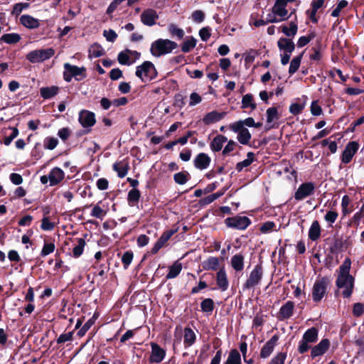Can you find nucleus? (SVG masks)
<instances>
[{
  "mask_svg": "<svg viewBox=\"0 0 364 364\" xmlns=\"http://www.w3.org/2000/svg\"><path fill=\"white\" fill-rule=\"evenodd\" d=\"M351 262L346 258L339 268V273L336 280L337 287L343 289V294L348 297L352 294L353 287V277L349 274Z\"/></svg>",
  "mask_w": 364,
  "mask_h": 364,
  "instance_id": "obj_1",
  "label": "nucleus"
},
{
  "mask_svg": "<svg viewBox=\"0 0 364 364\" xmlns=\"http://www.w3.org/2000/svg\"><path fill=\"white\" fill-rule=\"evenodd\" d=\"M177 48V43L168 39L159 38L151 43L150 51L154 56L159 57L170 53Z\"/></svg>",
  "mask_w": 364,
  "mask_h": 364,
  "instance_id": "obj_2",
  "label": "nucleus"
},
{
  "mask_svg": "<svg viewBox=\"0 0 364 364\" xmlns=\"http://www.w3.org/2000/svg\"><path fill=\"white\" fill-rule=\"evenodd\" d=\"M156 68L150 61H145L142 65L136 68V75L142 81L151 80L156 77Z\"/></svg>",
  "mask_w": 364,
  "mask_h": 364,
  "instance_id": "obj_3",
  "label": "nucleus"
},
{
  "mask_svg": "<svg viewBox=\"0 0 364 364\" xmlns=\"http://www.w3.org/2000/svg\"><path fill=\"white\" fill-rule=\"evenodd\" d=\"M54 53L53 48L34 50L28 53L26 58L31 63H38L50 58Z\"/></svg>",
  "mask_w": 364,
  "mask_h": 364,
  "instance_id": "obj_4",
  "label": "nucleus"
},
{
  "mask_svg": "<svg viewBox=\"0 0 364 364\" xmlns=\"http://www.w3.org/2000/svg\"><path fill=\"white\" fill-rule=\"evenodd\" d=\"M225 224L228 228L245 230L250 224V220L246 216L237 215L226 218L225 220Z\"/></svg>",
  "mask_w": 364,
  "mask_h": 364,
  "instance_id": "obj_5",
  "label": "nucleus"
},
{
  "mask_svg": "<svg viewBox=\"0 0 364 364\" xmlns=\"http://www.w3.org/2000/svg\"><path fill=\"white\" fill-rule=\"evenodd\" d=\"M140 57V53L135 50H125L118 55V61L122 65H130Z\"/></svg>",
  "mask_w": 364,
  "mask_h": 364,
  "instance_id": "obj_6",
  "label": "nucleus"
},
{
  "mask_svg": "<svg viewBox=\"0 0 364 364\" xmlns=\"http://www.w3.org/2000/svg\"><path fill=\"white\" fill-rule=\"evenodd\" d=\"M327 282L324 279L316 280L312 289V297L314 301H319L326 294Z\"/></svg>",
  "mask_w": 364,
  "mask_h": 364,
  "instance_id": "obj_7",
  "label": "nucleus"
},
{
  "mask_svg": "<svg viewBox=\"0 0 364 364\" xmlns=\"http://www.w3.org/2000/svg\"><path fill=\"white\" fill-rule=\"evenodd\" d=\"M262 277V269L260 266H256L251 272L249 278L245 284V287L247 289L252 288L258 284Z\"/></svg>",
  "mask_w": 364,
  "mask_h": 364,
  "instance_id": "obj_8",
  "label": "nucleus"
},
{
  "mask_svg": "<svg viewBox=\"0 0 364 364\" xmlns=\"http://www.w3.org/2000/svg\"><path fill=\"white\" fill-rule=\"evenodd\" d=\"M314 185L312 183H302L295 193V199L301 200L313 193Z\"/></svg>",
  "mask_w": 364,
  "mask_h": 364,
  "instance_id": "obj_9",
  "label": "nucleus"
},
{
  "mask_svg": "<svg viewBox=\"0 0 364 364\" xmlns=\"http://www.w3.org/2000/svg\"><path fill=\"white\" fill-rule=\"evenodd\" d=\"M64 68L65 70L64 72V79L67 82H70L73 77L82 75L85 71L84 68H78L69 63H65Z\"/></svg>",
  "mask_w": 364,
  "mask_h": 364,
  "instance_id": "obj_10",
  "label": "nucleus"
},
{
  "mask_svg": "<svg viewBox=\"0 0 364 364\" xmlns=\"http://www.w3.org/2000/svg\"><path fill=\"white\" fill-rule=\"evenodd\" d=\"M286 0H277L272 7V12L280 18V20H286L289 18L288 11L286 9Z\"/></svg>",
  "mask_w": 364,
  "mask_h": 364,
  "instance_id": "obj_11",
  "label": "nucleus"
},
{
  "mask_svg": "<svg viewBox=\"0 0 364 364\" xmlns=\"http://www.w3.org/2000/svg\"><path fill=\"white\" fill-rule=\"evenodd\" d=\"M358 149V144L355 141L349 142L342 154V162L348 164L350 161L354 154L356 153Z\"/></svg>",
  "mask_w": 364,
  "mask_h": 364,
  "instance_id": "obj_12",
  "label": "nucleus"
},
{
  "mask_svg": "<svg viewBox=\"0 0 364 364\" xmlns=\"http://www.w3.org/2000/svg\"><path fill=\"white\" fill-rule=\"evenodd\" d=\"M79 122L83 127H90L95 123V115L93 112L82 110L79 114Z\"/></svg>",
  "mask_w": 364,
  "mask_h": 364,
  "instance_id": "obj_13",
  "label": "nucleus"
},
{
  "mask_svg": "<svg viewBox=\"0 0 364 364\" xmlns=\"http://www.w3.org/2000/svg\"><path fill=\"white\" fill-rule=\"evenodd\" d=\"M166 355V351L161 348L158 344L151 343V353L149 358L151 363H160L163 360Z\"/></svg>",
  "mask_w": 364,
  "mask_h": 364,
  "instance_id": "obj_14",
  "label": "nucleus"
},
{
  "mask_svg": "<svg viewBox=\"0 0 364 364\" xmlns=\"http://www.w3.org/2000/svg\"><path fill=\"white\" fill-rule=\"evenodd\" d=\"M158 18L156 11L153 9H146L141 15L142 23L149 26L154 25Z\"/></svg>",
  "mask_w": 364,
  "mask_h": 364,
  "instance_id": "obj_15",
  "label": "nucleus"
},
{
  "mask_svg": "<svg viewBox=\"0 0 364 364\" xmlns=\"http://www.w3.org/2000/svg\"><path fill=\"white\" fill-rule=\"evenodd\" d=\"M279 337L277 335L273 336L270 340H269L265 345L262 347L260 356L262 358H268L272 353L277 342L278 341Z\"/></svg>",
  "mask_w": 364,
  "mask_h": 364,
  "instance_id": "obj_16",
  "label": "nucleus"
},
{
  "mask_svg": "<svg viewBox=\"0 0 364 364\" xmlns=\"http://www.w3.org/2000/svg\"><path fill=\"white\" fill-rule=\"evenodd\" d=\"M193 161L197 168L203 170L209 166L210 158L206 154L200 153L196 156Z\"/></svg>",
  "mask_w": 364,
  "mask_h": 364,
  "instance_id": "obj_17",
  "label": "nucleus"
},
{
  "mask_svg": "<svg viewBox=\"0 0 364 364\" xmlns=\"http://www.w3.org/2000/svg\"><path fill=\"white\" fill-rule=\"evenodd\" d=\"M329 346L330 342L328 339L321 340L318 344H317L312 348L311 357L315 358L323 355L328 349Z\"/></svg>",
  "mask_w": 364,
  "mask_h": 364,
  "instance_id": "obj_18",
  "label": "nucleus"
},
{
  "mask_svg": "<svg viewBox=\"0 0 364 364\" xmlns=\"http://www.w3.org/2000/svg\"><path fill=\"white\" fill-rule=\"evenodd\" d=\"M21 23L29 29L37 28L40 26V21L30 15H23L20 17Z\"/></svg>",
  "mask_w": 364,
  "mask_h": 364,
  "instance_id": "obj_19",
  "label": "nucleus"
},
{
  "mask_svg": "<svg viewBox=\"0 0 364 364\" xmlns=\"http://www.w3.org/2000/svg\"><path fill=\"white\" fill-rule=\"evenodd\" d=\"M225 115V112H218L217 111H213L207 113L203 118V122L209 125L221 120Z\"/></svg>",
  "mask_w": 364,
  "mask_h": 364,
  "instance_id": "obj_20",
  "label": "nucleus"
},
{
  "mask_svg": "<svg viewBox=\"0 0 364 364\" xmlns=\"http://www.w3.org/2000/svg\"><path fill=\"white\" fill-rule=\"evenodd\" d=\"M113 170L117 173L119 178H124L128 173L129 168V164L125 160L115 162L113 164Z\"/></svg>",
  "mask_w": 364,
  "mask_h": 364,
  "instance_id": "obj_21",
  "label": "nucleus"
},
{
  "mask_svg": "<svg viewBox=\"0 0 364 364\" xmlns=\"http://www.w3.org/2000/svg\"><path fill=\"white\" fill-rule=\"evenodd\" d=\"M64 176H65L64 172L61 168H60L58 167L53 168L50 171L49 176H48L50 185L54 186V185L58 184L59 182H60L63 179Z\"/></svg>",
  "mask_w": 364,
  "mask_h": 364,
  "instance_id": "obj_22",
  "label": "nucleus"
},
{
  "mask_svg": "<svg viewBox=\"0 0 364 364\" xmlns=\"http://www.w3.org/2000/svg\"><path fill=\"white\" fill-rule=\"evenodd\" d=\"M278 47L280 50L284 53H292L294 50L295 45L291 39L281 38L277 42Z\"/></svg>",
  "mask_w": 364,
  "mask_h": 364,
  "instance_id": "obj_23",
  "label": "nucleus"
},
{
  "mask_svg": "<svg viewBox=\"0 0 364 364\" xmlns=\"http://www.w3.org/2000/svg\"><path fill=\"white\" fill-rule=\"evenodd\" d=\"M216 280L219 289L223 291L228 289L229 282L224 269H222L217 273Z\"/></svg>",
  "mask_w": 364,
  "mask_h": 364,
  "instance_id": "obj_24",
  "label": "nucleus"
},
{
  "mask_svg": "<svg viewBox=\"0 0 364 364\" xmlns=\"http://www.w3.org/2000/svg\"><path fill=\"white\" fill-rule=\"evenodd\" d=\"M294 307V305L292 301H287L279 310V318L281 319L289 318L293 314Z\"/></svg>",
  "mask_w": 364,
  "mask_h": 364,
  "instance_id": "obj_25",
  "label": "nucleus"
},
{
  "mask_svg": "<svg viewBox=\"0 0 364 364\" xmlns=\"http://www.w3.org/2000/svg\"><path fill=\"white\" fill-rule=\"evenodd\" d=\"M172 235L173 232H166L163 233V235L160 237V238L158 240V241L156 242L154 247L152 248L151 253L156 254L170 239Z\"/></svg>",
  "mask_w": 364,
  "mask_h": 364,
  "instance_id": "obj_26",
  "label": "nucleus"
},
{
  "mask_svg": "<svg viewBox=\"0 0 364 364\" xmlns=\"http://www.w3.org/2000/svg\"><path fill=\"white\" fill-rule=\"evenodd\" d=\"M231 266L237 272L242 271L244 268V257L240 254L235 255L231 258Z\"/></svg>",
  "mask_w": 364,
  "mask_h": 364,
  "instance_id": "obj_27",
  "label": "nucleus"
},
{
  "mask_svg": "<svg viewBox=\"0 0 364 364\" xmlns=\"http://www.w3.org/2000/svg\"><path fill=\"white\" fill-rule=\"evenodd\" d=\"M321 235V227L317 220H314L309 230V237L313 240H316Z\"/></svg>",
  "mask_w": 364,
  "mask_h": 364,
  "instance_id": "obj_28",
  "label": "nucleus"
},
{
  "mask_svg": "<svg viewBox=\"0 0 364 364\" xmlns=\"http://www.w3.org/2000/svg\"><path fill=\"white\" fill-rule=\"evenodd\" d=\"M183 337H184V341H183L184 345L186 348L192 346L195 343V341L196 338V333L190 328H186L184 329Z\"/></svg>",
  "mask_w": 364,
  "mask_h": 364,
  "instance_id": "obj_29",
  "label": "nucleus"
},
{
  "mask_svg": "<svg viewBox=\"0 0 364 364\" xmlns=\"http://www.w3.org/2000/svg\"><path fill=\"white\" fill-rule=\"evenodd\" d=\"M227 138L223 135L215 137L211 144L210 148L213 151H219L222 149L223 144L227 141Z\"/></svg>",
  "mask_w": 364,
  "mask_h": 364,
  "instance_id": "obj_30",
  "label": "nucleus"
},
{
  "mask_svg": "<svg viewBox=\"0 0 364 364\" xmlns=\"http://www.w3.org/2000/svg\"><path fill=\"white\" fill-rule=\"evenodd\" d=\"M202 265L205 270H215L219 265V259L218 257H210L205 260Z\"/></svg>",
  "mask_w": 364,
  "mask_h": 364,
  "instance_id": "obj_31",
  "label": "nucleus"
},
{
  "mask_svg": "<svg viewBox=\"0 0 364 364\" xmlns=\"http://www.w3.org/2000/svg\"><path fill=\"white\" fill-rule=\"evenodd\" d=\"M182 269V264L178 262H176L169 267V272L166 275V279H173L176 277L181 272Z\"/></svg>",
  "mask_w": 364,
  "mask_h": 364,
  "instance_id": "obj_32",
  "label": "nucleus"
},
{
  "mask_svg": "<svg viewBox=\"0 0 364 364\" xmlns=\"http://www.w3.org/2000/svg\"><path fill=\"white\" fill-rule=\"evenodd\" d=\"M224 364H241V357L239 352L235 349L230 350Z\"/></svg>",
  "mask_w": 364,
  "mask_h": 364,
  "instance_id": "obj_33",
  "label": "nucleus"
},
{
  "mask_svg": "<svg viewBox=\"0 0 364 364\" xmlns=\"http://www.w3.org/2000/svg\"><path fill=\"white\" fill-rule=\"evenodd\" d=\"M302 338L312 344L318 339V331L315 328H311L304 333Z\"/></svg>",
  "mask_w": 364,
  "mask_h": 364,
  "instance_id": "obj_34",
  "label": "nucleus"
},
{
  "mask_svg": "<svg viewBox=\"0 0 364 364\" xmlns=\"http://www.w3.org/2000/svg\"><path fill=\"white\" fill-rule=\"evenodd\" d=\"M197 40L193 36L186 38L185 41L181 46V50L183 53H188L190 50L193 49L196 46Z\"/></svg>",
  "mask_w": 364,
  "mask_h": 364,
  "instance_id": "obj_35",
  "label": "nucleus"
},
{
  "mask_svg": "<svg viewBox=\"0 0 364 364\" xmlns=\"http://www.w3.org/2000/svg\"><path fill=\"white\" fill-rule=\"evenodd\" d=\"M267 124H272L279 118L277 108L272 107L267 109Z\"/></svg>",
  "mask_w": 364,
  "mask_h": 364,
  "instance_id": "obj_36",
  "label": "nucleus"
},
{
  "mask_svg": "<svg viewBox=\"0 0 364 364\" xmlns=\"http://www.w3.org/2000/svg\"><path fill=\"white\" fill-rule=\"evenodd\" d=\"M140 198V192L136 188H133L129 191L128 201L131 206H134L139 201Z\"/></svg>",
  "mask_w": 364,
  "mask_h": 364,
  "instance_id": "obj_37",
  "label": "nucleus"
},
{
  "mask_svg": "<svg viewBox=\"0 0 364 364\" xmlns=\"http://www.w3.org/2000/svg\"><path fill=\"white\" fill-rule=\"evenodd\" d=\"M58 91L57 87L53 86L50 87H42L41 89V95L44 99H49L55 96Z\"/></svg>",
  "mask_w": 364,
  "mask_h": 364,
  "instance_id": "obj_38",
  "label": "nucleus"
},
{
  "mask_svg": "<svg viewBox=\"0 0 364 364\" xmlns=\"http://www.w3.org/2000/svg\"><path fill=\"white\" fill-rule=\"evenodd\" d=\"M168 31L172 36L181 39L184 36V31L178 28L176 24L171 23L168 26Z\"/></svg>",
  "mask_w": 364,
  "mask_h": 364,
  "instance_id": "obj_39",
  "label": "nucleus"
},
{
  "mask_svg": "<svg viewBox=\"0 0 364 364\" xmlns=\"http://www.w3.org/2000/svg\"><path fill=\"white\" fill-rule=\"evenodd\" d=\"M255 155L252 152H249L247 159L241 162H239L236 166V169L241 171L245 167L249 166L254 161Z\"/></svg>",
  "mask_w": 364,
  "mask_h": 364,
  "instance_id": "obj_40",
  "label": "nucleus"
},
{
  "mask_svg": "<svg viewBox=\"0 0 364 364\" xmlns=\"http://www.w3.org/2000/svg\"><path fill=\"white\" fill-rule=\"evenodd\" d=\"M237 138L242 144H247L251 139V134L247 129L244 128L238 132Z\"/></svg>",
  "mask_w": 364,
  "mask_h": 364,
  "instance_id": "obj_41",
  "label": "nucleus"
},
{
  "mask_svg": "<svg viewBox=\"0 0 364 364\" xmlns=\"http://www.w3.org/2000/svg\"><path fill=\"white\" fill-rule=\"evenodd\" d=\"M301 58H302V54L294 57L291 60V61L290 63V66L289 68V73L290 75H293L294 73H295L297 71V70L299 69V68L300 66Z\"/></svg>",
  "mask_w": 364,
  "mask_h": 364,
  "instance_id": "obj_42",
  "label": "nucleus"
},
{
  "mask_svg": "<svg viewBox=\"0 0 364 364\" xmlns=\"http://www.w3.org/2000/svg\"><path fill=\"white\" fill-rule=\"evenodd\" d=\"M85 244L84 239L80 238L77 240V244L73 250V255L74 257H79L82 254Z\"/></svg>",
  "mask_w": 364,
  "mask_h": 364,
  "instance_id": "obj_43",
  "label": "nucleus"
},
{
  "mask_svg": "<svg viewBox=\"0 0 364 364\" xmlns=\"http://www.w3.org/2000/svg\"><path fill=\"white\" fill-rule=\"evenodd\" d=\"M21 39V36L17 33H7L1 37V41L6 43H16Z\"/></svg>",
  "mask_w": 364,
  "mask_h": 364,
  "instance_id": "obj_44",
  "label": "nucleus"
},
{
  "mask_svg": "<svg viewBox=\"0 0 364 364\" xmlns=\"http://www.w3.org/2000/svg\"><path fill=\"white\" fill-rule=\"evenodd\" d=\"M282 31L287 36L294 37L297 32V26L295 23L291 22L289 27L286 26H282Z\"/></svg>",
  "mask_w": 364,
  "mask_h": 364,
  "instance_id": "obj_45",
  "label": "nucleus"
},
{
  "mask_svg": "<svg viewBox=\"0 0 364 364\" xmlns=\"http://www.w3.org/2000/svg\"><path fill=\"white\" fill-rule=\"evenodd\" d=\"M242 107H250L252 109L256 108V104L253 102V97L250 94H247L243 96L242 100Z\"/></svg>",
  "mask_w": 364,
  "mask_h": 364,
  "instance_id": "obj_46",
  "label": "nucleus"
},
{
  "mask_svg": "<svg viewBox=\"0 0 364 364\" xmlns=\"http://www.w3.org/2000/svg\"><path fill=\"white\" fill-rule=\"evenodd\" d=\"M173 178H174L176 183H177L178 184L183 185V184H185L188 181V180L190 178V176L188 173L179 172V173L174 174Z\"/></svg>",
  "mask_w": 364,
  "mask_h": 364,
  "instance_id": "obj_47",
  "label": "nucleus"
},
{
  "mask_svg": "<svg viewBox=\"0 0 364 364\" xmlns=\"http://www.w3.org/2000/svg\"><path fill=\"white\" fill-rule=\"evenodd\" d=\"M89 52L92 57L97 58L103 55L104 50L101 46L98 45H93L90 47Z\"/></svg>",
  "mask_w": 364,
  "mask_h": 364,
  "instance_id": "obj_48",
  "label": "nucleus"
},
{
  "mask_svg": "<svg viewBox=\"0 0 364 364\" xmlns=\"http://www.w3.org/2000/svg\"><path fill=\"white\" fill-rule=\"evenodd\" d=\"M203 311L211 312L213 310V301L211 299H204L200 304Z\"/></svg>",
  "mask_w": 364,
  "mask_h": 364,
  "instance_id": "obj_49",
  "label": "nucleus"
},
{
  "mask_svg": "<svg viewBox=\"0 0 364 364\" xmlns=\"http://www.w3.org/2000/svg\"><path fill=\"white\" fill-rule=\"evenodd\" d=\"M58 144V141L54 137H47L44 141V147L49 150L54 149Z\"/></svg>",
  "mask_w": 364,
  "mask_h": 364,
  "instance_id": "obj_50",
  "label": "nucleus"
},
{
  "mask_svg": "<svg viewBox=\"0 0 364 364\" xmlns=\"http://www.w3.org/2000/svg\"><path fill=\"white\" fill-rule=\"evenodd\" d=\"M275 227H276V225L274 223L271 222V221H267V222L262 224V225L260 227V231L264 234H267V233L270 232L271 231L274 230Z\"/></svg>",
  "mask_w": 364,
  "mask_h": 364,
  "instance_id": "obj_51",
  "label": "nucleus"
},
{
  "mask_svg": "<svg viewBox=\"0 0 364 364\" xmlns=\"http://www.w3.org/2000/svg\"><path fill=\"white\" fill-rule=\"evenodd\" d=\"M55 245L53 243H45L41 250V255L46 257L52 253L55 250Z\"/></svg>",
  "mask_w": 364,
  "mask_h": 364,
  "instance_id": "obj_52",
  "label": "nucleus"
},
{
  "mask_svg": "<svg viewBox=\"0 0 364 364\" xmlns=\"http://www.w3.org/2000/svg\"><path fill=\"white\" fill-rule=\"evenodd\" d=\"M10 130L11 131V134L6 136L4 140V143L6 146L9 145L18 134V131L16 128H11Z\"/></svg>",
  "mask_w": 364,
  "mask_h": 364,
  "instance_id": "obj_53",
  "label": "nucleus"
},
{
  "mask_svg": "<svg viewBox=\"0 0 364 364\" xmlns=\"http://www.w3.org/2000/svg\"><path fill=\"white\" fill-rule=\"evenodd\" d=\"M29 6V4L27 3H19L16 4L14 6V9L12 11V14L16 16H18L23 9H27Z\"/></svg>",
  "mask_w": 364,
  "mask_h": 364,
  "instance_id": "obj_54",
  "label": "nucleus"
},
{
  "mask_svg": "<svg viewBox=\"0 0 364 364\" xmlns=\"http://www.w3.org/2000/svg\"><path fill=\"white\" fill-rule=\"evenodd\" d=\"M348 5V1L346 0L341 1L336 6V7L333 10L331 15L334 17L338 16L341 11L346 7Z\"/></svg>",
  "mask_w": 364,
  "mask_h": 364,
  "instance_id": "obj_55",
  "label": "nucleus"
},
{
  "mask_svg": "<svg viewBox=\"0 0 364 364\" xmlns=\"http://www.w3.org/2000/svg\"><path fill=\"white\" fill-rule=\"evenodd\" d=\"M364 314V304L362 303H355L353 308V314L355 316H360Z\"/></svg>",
  "mask_w": 364,
  "mask_h": 364,
  "instance_id": "obj_56",
  "label": "nucleus"
},
{
  "mask_svg": "<svg viewBox=\"0 0 364 364\" xmlns=\"http://www.w3.org/2000/svg\"><path fill=\"white\" fill-rule=\"evenodd\" d=\"M133 259V253L130 251H127L124 252L122 255V261L125 268H127L128 266L131 264Z\"/></svg>",
  "mask_w": 364,
  "mask_h": 364,
  "instance_id": "obj_57",
  "label": "nucleus"
},
{
  "mask_svg": "<svg viewBox=\"0 0 364 364\" xmlns=\"http://www.w3.org/2000/svg\"><path fill=\"white\" fill-rule=\"evenodd\" d=\"M304 105L298 103H293L289 107V112L294 114L296 115L301 112V111L304 109Z\"/></svg>",
  "mask_w": 364,
  "mask_h": 364,
  "instance_id": "obj_58",
  "label": "nucleus"
},
{
  "mask_svg": "<svg viewBox=\"0 0 364 364\" xmlns=\"http://www.w3.org/2000/svg\"><path fill=\"white\" fill-rule=\"evenodd\" d=\"M205 18V14L200 10H196L192 14V19L196 23H201Z\"/></svg>",
  "mask_w": 364,
  "mask_h": 364,
  "instance_id": "obj_59",
  "label": "nucleus"
},
{
  "mask_svg": "<svg viewBox=\"0 0 364 364\" xmlns=\"http://www.w3.org/2000/svg\"><path fill=\"white\" fill-rule=\"evenodd\" d=\"M91 215L93 217L102 219L105 215V212L99 205H95Z\"/></svg>",
  "mask_w": 364,
  "mask_h": 364,
  "instance_id": "obj_60",
  "label": "nucleus"
},
{
  "mask_svg": "<svg viewBox=\"0 0 364 364\" xmlns=\"http://www.w3.org/2000/svg\"><path fill=\"white\" fill-rule=\"evenodd\" d=\"M202 101L201 97L196 92H192L190 95L189 105L191 107L195 106Z\"/></svg>",
  "mask_w": 364,
  "mask_h": 364,
  "instance_id": "obj_61",
  "label": "nucleus"
},
{
  "mask_svg": "<svg viewBox=\"0 0 364 364\" xmlns=\"http://www.w3.org/2000/svg\"><path fill=\"white\" fill-rule=\"evenodd\" d=\"M55 224L50 222L48 218L45 217L42 219L41 228L43 230H51L54 228Z\"/></svg>",
  "mask_w": 364,
  "mask_h": 364,
  "instance_id": "obj_62",
  "label": "nucleus"
},
{
  "mask_svg": "<svg viewBox=\"0 0 364 364\" xmlns=\"http://www.w3.org/2000/svg\"><path fill=\"white\" fill-rule=\"evenodd\" d=\"M311 344L309 342H307L302 338L301 341L299 342L298 346V350L300 353H304L306 352L311 347Z\"/></svg>",
  "mask_w": 364,
  "mask_h": 364,
  "instance_id": "obj_63",
  "label": "nucleus"
},
{
  "mask_svg": "<svg viewBox=\"0 0 364 364\" xmlns=\"http://www.w3.org/2000/svg\"><path fill=\"white\" fill-rule=\"evenodd\" d=\"M286 356V353H279L272 358L269 364H284Z\"/></svg>",
  "mask_w": 364,
  "mask_h": 364,
  "instance_id": "obj_64",
  "label": "nucleus"
}]
</instances>
